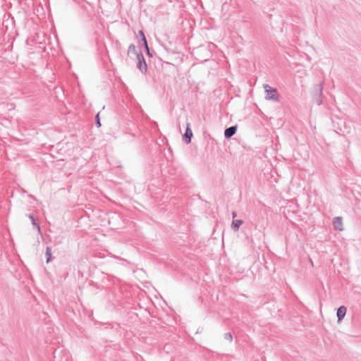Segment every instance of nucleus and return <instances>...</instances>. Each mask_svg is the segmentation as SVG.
I'll return each mask as SVG.
<instances>
[{
	"instance_id": "obj_1",
	"label": "nucleus",
	"mask_w": 361,
	"mask_h": 361,
	"mask_svg": "<svg viewBox=\"0 0 361 361\" xmlns=\"http://www.w3.org/2000/svg\"><path fill=\"white\" fill-rule=\"evenodd\" d=\"M264 89L266 94L265 99L267 100L278 102L279 101V94L276 88L272 87L266 84L264 85Z\"/></svg>"
},
{
	"instance_id": "obj_2",
	"label": "nucleus",
	"mask_w": 361,
	"mask_h": 361,
	"mask_svg": "<svg viewBox=\"0 0 361 361\" xmlns=\"http://www.w3.org/2000/svg\"><path fill=\"white\" fill-rule=\"evenodd\" d=\"M137 63L136 67L142 73H146L147 71V65L141 50L136 55Z\"/></svg>"
},
{
	"instance_id": "obj_3",
	"label": "nucleus",
	"mask_w": 361,
	"mask_h": 361,
	"mask_svg": "<svg viewBox=\"0 0 361 361\" xmlns=\"http://www.w3.org/2000/svg\"><path fill=\"white\" fill-rule=\"evenodd\" d=\"M316 92L319 93V95H315L313 98L314 102L316 103L318 106L321 105L322 104V91H323V87L322 84L319 83L315 85L314 87Z\"/></svg>"
},
{
	"instance_id": "obj_4",
	"label": "nucleus",
	"mask_w": 361,
	"mask_h": 361,
	"mask_svg": "<svg viewBox=\"0 0 361 361\" xmlns=\"http://www.w3.org/2000/svg\"><path fill=\"white\" fill-rule=\"evenodd\" d=\"M192 136L193 133L190 128V123H187L185 133L183 135V140L185 142V143L190 144L191 142Z\"/></svg>"
},
{
	"instance_id": "obj_5",
	"label": "nucleus",
	"mask_w": 361,
	"mask_h": 361,
	"mask_svg": "<svg viewBox=\"0 0 361 361\" xmlns=\"http://www.w3.org/2000/svg\"><path fill=\"white\" fill-rule=\"evenodd\" d=\"M237 126L235 125V126H231L225 129L224 130V137L226 139H230L232 136H233L236 132H237Z\"/></svg>"
},
{
	"instance_id": "obj_6",
	"label": "nucleus",
	"mask_w": 361,
	"mask_h": 361,
	"mask_svg": "<svg viewBox=\"0 0 361 361\" xmlns=\"http://www.w3.org/2000/svg\"><path fill=\"white\" fill-rule=\"evenodd\" d=\"M347 309L345 306L341 305L337 309L336 317L338 322H341L346 314Z\"/></svg>"
},
{
	"instance_id": "obj_7",
	"label": "nucleus",
	"mask_w": 361,
	"mask_h": 361,
	"mask_svg": "<svg viewBox=\"0 0 361 361\" xmlns=\"http://www.w3.org/2000/svg\"><path fill=\"white\" fill-rule=\"evenodd\" d=\"M333 225L336 230L342 231L343 228V218L341 216H337L334 218L333 221Z\"/></svg>"
},
{
	"instance_id": "obj_8",
	"label": "nucleus",
	"mask_w": 361,
	"mask_h": 361,
	"mask_svg": "<svg viewBox=\"0 0 361 361\" xmlns=\"http://www.w3.org/2000/svg\"><path fill=\"white\" fill-rule=\"evenodd\" d=\"M243 224V221L241 219H233L231 224V228L233 231H238L240 226Z\"/></svg>"
},
{
	"instance_id": "obj_9",
	"label": "nucleus",
	"mask_w": 361,
	"mask_h": 361,
	"mask_svg": "<svg viewBox=\"0 0 361 361\" xmlns=\"http://www.w3.org/2000/svg\"><path fill=\"white\" fill-rule=\"evenodd\" d=\"M46 262L49 263L52 259V252L51 248L49 246L46 247L45 251Z\"/></svg>"
},
{
	"instance_id": "obj_10",
	"label": "nucleus",
	"mask_w": 361,
	"mask_h": 361,
	"mask_svg": "<svg viewBox=\"0 0 361 361\" xmlns=\"http://www.w3.org/2000/svg\"><path fill=\"white\" fill-rule=\"evenodd\" d=\"M28 218L31 220L32 226L37 229L39 232H40V226L39 224L37 223L34 217V215L32 214H28Z\"/></svg>"
},
{
	"instance_id": "obj_11",
	"label": "nucleus",
	"mask_w": 361,
	"mask_h": 361,
	"mask_svg": "<svg viewBox=\"0 0 361 361\" xmlns=\"http://www.w3.org/2000/svg\"><path fill=\"white\" fill-rule=\"evenodd\" d=\"M142 43V46L146 51L147 55L149 57H152L153 54L150 51V49H149L148 43H147V40L145 39V40H143V42Z\"/></svg>"
},
{
	"instance_id": "obj_12",
	"label": "nucleus",
	"mask_w": 361,
	"mask_h": 361,
	"mask_svg": "<svg viewBox=\"0 0 361 361\" xmlns=\"http://www.w3.org/2000/svg\"><path fill=\"white\" fill-rule=\"evenodd\" d=\"M85 4H89L87 1H86L85 0H82L80 1V4H77L82 9H83L87 15H88L89 16H90V11H88V8L87 7V6L85 5Z\"/></svg>"
},
{
	"instance_id": "obj_13",
	"label": "nucleus",
	"mask_w": 361,
	"mask_h": 361,
	"mask_svg": "<svg viewBox=\"0 0 361 361\" xmlns=\"http://www.w3.org/2000/svg\"><path fill=\"white\" fill-rule=\"evenodd\" d=\"M128 54L133 53L136 56L137 54V53L139 52V51L137 50L136 47L133 44H131L128 47Z\"/></svg>"
},
{
	"instance_id": "obj_14",
	"label": "nucleus",
	"mask_w": 361,
	"mask_h": 361,
	"mask_svg": "<svg viewBox=\"0 0 361 361\" xmlns=\"http://www.w3.org/2000/svg\"><path fill=\"white\" fill-rule=\"evenodd\" d=\"M224 337L225 340H227L229 342H231L233 341V336L230 332L225 333Z\"/></svg>"
},
{
	"instance_id": "obj_15",
	"label": "nucleus",
	"mask_w": 361,
	"mask_h": 361,
	"mask_svg": "<svg viewBox=\"0 0 361 361\" xmlns=\"http://www.w3.org/2000/svg\"><path fill=\"white\" fill-rule=\"evenodd\" d=\"M95 124H96L97 127H98V128H99L101 126L99 112L97 113V115L95 116Z\"/></svg>"
},
{
	"instance_id": "obj_16",
	"label": "nucleus",
	"mask_w": 361,
	"mask_h": 361,
	"mask_svg": "<svg viewBox=\"0 0 361 361\" xmlns=\"http://www.w3.org/2000/svg\"><path fill=\"white\" fill-rule=\"evenodd\" d=\"M138 34H139V35H140V38H141V42H143V40L147 39V38H146V37H145V32H144V31H143V30H140V31L138 32Z\"/></svg>"
},
{
	"instance_id": "obj_17",
	"label": "nucleus",
	"mask_w": 361,
	"mask_h": 361,
	"mask_svg": "<svg viewBox=\"0 0 361 361\" xmlns=\"http://www.w3.org/2000/svg\"><path fill=\"white\" fill-rule=\"evenodd\" d=\"M75 4H80L82 0H73Z\"/></svg>"
},
{
	"instance_id": "obj_18",
	"label": "nucleus",
	"mask_w": 361,
	"mask_h": 361,
	"mask_svg": "<svg viewBox=\"0 0 361 361\" xmlns=\"http://www.w3.org/2000/svg\"><path fill=\"white\" fill-rule=\"evenodd\" d=\"M236 212H232V216H233V218H235L236 216Z\"/></svg>"
}]
</instances>
